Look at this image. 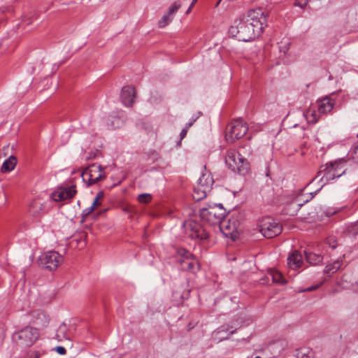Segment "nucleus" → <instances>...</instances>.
Returning a JSON list of instances; mask_svg holds the SVG:
<instances>
[{
    "label": "nucleus",
    "instance_id": "4c0bfd02",
    "mask_svg": "<svg viewBox=\"0 0 358 358\" xmlns=\"http://www.w3.org/2000/svg\"><path fill=\"white\" fill-rule=\"evenodd\" d=\"M317 192H318V189H317V190H316V191H315V192H311V193H310V196H309V198L306 199V200L303 201V203L308 202V201H310V199H312L315 196V195L317 194Z\"/></svg>",
    "mask_w": 358,
    "mask_h": 358
},
{
    "label": "nucleus",
    "instance_id": "37998d69",
    "mask_svg": "<svg viewBox=\"0 0 358 358\" xmlns=\"http://www.w3.org/2000/svg\"><path fill=\"white\" fill-rule=\"evenodd\" d=\"M312 115L314 116V117H313V120H314V121H317V117H315L317 115H316L315 113H313Z\"/></svg>",
    "mask_w": 358,
    "mask_h": 358
},
{
    "label": "nucleus",
    "instance_id": "6ab92c4d",
    "mask_svg": "<svg viewBox=\"0 0 358 358\" xmlns=\"http://www.w3.org/2000/svg\"><path fill=\"white\" fill-rule=\"evenodd\" d=\"M208 183L207 186L204 187H201L196 185V187H194L192 197L195 201H200L206 197L208 193L210 192V186Z\"/></svg>",
    "mask_w": 358,
    "mask_h": 358
},
{
    "label": "nucleus",
    "instance_id": "b1692460",
    "mask_svg": "<svg viewBox=\"0 0 358 358\" xmlns=\"http://www.w3.org/2000/svg\"><path fill=\"white\" fill-rule=\"evenodd\" d=\"M343 264L342 259H336L332 264H327L324 270V273L331 275L340 269Z\"/></svg>",
    "mask_w": 358,
    "mask_h": 358
},
{
    "label": "nucleus",
    "instance_id": "cd10ccee",
    "mask_svg": "<svg viewBox=\"0 0 358 358\" xmlns=\"http://www.w3.org/2000/svg\"><path fill=\"white\" fill-rule=\"evenodd\" d=\"M173 20V17L169 15V13H166L162 18L158 22V27L159 28H164L169 24H170L172 20Z\"/></svg>",
    "mask_w": 358,
    "mask_h": 358
},
{
    "label": "nucleus",
    "instance_id": "e433bc0d",
    "mask_svg": "<svg viewBox=\"0 0 358 358\" xmlns=\"http://www.w3.org/2000/svg\"><path fill=\"white\" fill-rule=\"evenodd\" d=\"M187 131H188V129L186 127H185L182 129V131H180V139H182L185 137V136L187 135Z\"/></svg>",
    "mask_w": 358,
    "mask_h": 358
},
{
    "label": "nucleus",
    "instance_id": "c756f323",
    "mask_svg": "<svg viewBox=\"0 0 358 358\" xmlns=\"http://www.w3.org/2000/svg\"><path fill=\"white\" fill-rule=\"evenodd\" d=\"M180 7L181 3L178 1H176L174 3H173L171 6L169 7L167 13H169V15H171L173 17L174 15Z\"/></svg>",
    "mask_w": 358,
    "mask_h": 358
},
{
    "label": "nucleus",
    "instance_id": "c9c22d12",
    "mask_svg": "<svg viewBox=\"0 0 358 358\" xmlns=\"http://www.w3.org/2000/svg\"><path fill=\"white\" fill-rule=\"evenodd\" d=\"M55 350L57 352V353H59V355H65L66 352V350L65 349V348L62 347V346H57L56 348H55Z\"/></svg>",
    "mask_w": 358,
    "mask_h": 358
},
{
    "label": "nucleus",
    "instance_id": "0eeeda50",
    "mask_svg": "<svg viewBox=\"0 0 358 358\" xmlns=\"http://www.w3.org/2000/svg\"><path fill=\"white\" fill-rule=\"evenodd\" d=\"M259 228L262 234L267 238L278 236L282 231V226L280 223L270 217L262 218L259 222Z\"/></svg>",
    "mask_w": 358,
    "mask_h": 358
},
{
    "label": "nucleus",
    "instance_id": "20e7f679",
    "mask_svg": "<svg viewBox=\"0 0 358 358\" xmlns=\"http://www.w3.org/2000/svg\"><path fill=\"white\" fill-rule=\"evenodd\" d=\"M39 333L37 329L26 327L12 335L13 341L22 347L31 346L38 339Z\"/></svg>",
    "mask_w": 358,
    "mask_h": 358
},
{
    "label": "nucleus",
    "instance_id": "1a4fd4ad",
    "mask_svg": "<svg viewBox=\"0 0 358 358\" xmlns=\"http://www.w3.org/2000/svg\"><path fill=\"white\" fill-rule=\"evenodd\" d=\"M341 164L338 163H330L329 164H327L324 167V169H321L318 172V175L315 177L312 182L315 180V179L320 176L322 173H323V176L321 178V181L323 183L322 185L325 184V182H328L335 178L341 177L343 174L345 173V170H342L340 167Z\"/></svg>",
    "mask_w": 358,
    "mask_h": 358
},
{
    "label": "nucleus",
    "instance_id": "a18cd8bd",
    "mask_svg": "<svg viewBox=\"0 0 358 358\" xmlns=\"http://www.w3.org/2000/svg\"><path fill=\"white\" fill-rule=\"evenodd\" d=\"M198 0H192V2L191 3L194 4Z\"/></svg>",
    "mask_w": 358,
    "mask_h": 358
},
{
    "label": "nucleus",
    "instance_id": "79ce46f5",
    "mask_svg": "<svg viewBox=\"0 0 358 358\" xmlns=\"http://www.w3.org/2000/svg\"><path fill=\"white\" fill-rule=\"evenodd\" d=\"M194 5V4H193V3H191V4H190L189 7L188 8V9H187V12H186L187 13H189L191 11V10H192V8H193Z\"/></svg>",
    "mask_w": 358,
    "mask_h": 358
},
{
    "label": "nucleus",
    "instance_id": "6e6552de",
    "mask_svg": "<svg viewBox=\"0 0 358 358\" xmlns=\"http://www.w3.org/2000/svg\"><path fill=\"white\" fill-rule=\"evenodd\" d=\"M248 130L245 122L241 119H237L232 122L227 129L226 133V140L229 143H234L236 140L240 139L244 136Z\"/></svg>",
    "mask_w": 358,
    "mask_h": 358
},
{
    "label": "nucleus",
    "instance_id": "bb28decb",
    "mask_svg": "<svg viewBox=\"0 0 358 358\" xmlns=\"http://www.w3.org/2000/svg\"><path fill=\"white\" fill-rule=\"evenodd\" d=\"M296 356L297 358H313V351L307 348H300L296 351Z\"/></svg>",
    "mask_w": 358,
    "mask_h": 358
},
{
    "label": "nucleus",
    "instance_id": "423d86ee",
    "mask_svg": "<svg viewBox=\"0 0 358 358\" xmlns=\"http://www.w3.org/2000/svg\"><path fill=\"white\" fill-rule=\"evenodd\" d=\"M63 261V256L55 250L42 253L38 259L39 265L49 271L56 270Z\"/></svg>",
    "mask_w": 358,
    "mask_h": 358
},
{
    "label": "nucleus",
    "instance_id": "f3484780",
    "mask_svg": "<svg viewBox=\"0 0 358 358\" xmlns=\"http://www.w3.org/2000/svg\"><path fill=\"white\" fill-rule=\"evenodd\" d=\"M334 104V100L329 96H326L317 101L318 112L322 114L329 113L333 109Z\"/></svg>",
    "mask_w": 358,
    "mask_h": 358
},
{
    "label": "nucleus",
    "instance_id": "09e8293b",
    "mask_svg": "<svg viewBox=\"0 0 358 358\" xmlns=\"http://www.w3.org/2000/svg\"><path fill=\"white\" fill-rule=\"evenodd\" d=\"M357 136H358V134H357Z\"/></svg>",
    "mask_w": 358,
    "mask_h": 358
},
{
    "label": "nucleus",
    "instance_id": "7ed1b4c3",
    "mask_svg": "<svg viewBox=\"0 0 358 358\" xmlns=\"http://www.w3.org/2000/svg\"><path fill=\"white\" fill-rule=\"evenodd\" d=\"M227 166L234 172L244 175L248 170V163L241 155L235 150H229L225 157Z\"/></svg>",
    "mask_w": 358,
    "mask_h": 358
},
{
    "label": "nucleus",
    "instance_id": "c85d7f7f",
    "mask_svg": "<svg viewBox=\"0 0 358 358\" xmlns=\"http://www.w3.org/2000/svg\"><path fill=\"white\" fill-rule=\"evenodd\" d=\"M349 155L355 163L358 164V142L352 147Z\"/></svg>",
    "mask_w": 358,
    "mask_h": 358
},
{
    "label": "nucleus",
    "instance_id": "a878e982",
    "mask_svg": "<svg viewBox=\"0 0 358 358\" xmlns=\"http://www.w3.org/2000/svg\"><path fill=\"white\" fill-rule=\"evenodd\" d=\"M32 315L36 317L34 322L38 325H45L48 322V316L42 311H34Z\"/></svg>",
    "mask_w": 358,
    "mask_h": 358
},
{
    "label": "nucleus",
    "instance_id": "de8ad7c7",
    "mask_svg": "<svg viewBox=\"0 0 358 358\" xmlns=\"http://www.w3.org/2000/svg\"><path fill=\"white\" fill-rule=\"evenodd\" d=\"M255 358H261V357H259V356H257V357H255Z\"/></svg>",
    "mask_w": 358,
    "mask_h": 358
},
{
    "label": "nucleus",
    "instance_id": "ddd939ff",
    "mask_svg": "<svg viewBox=\"0 0 358 358\" xmlns=\"http://www.w3.org/2000/svg\"><path fill=\"white\" fill-rule=\"evenodd\" d=\"M178 253L180 257L178 261L182 265V269L193 273L199 270V264L198 261L189 251L185 249H180Z\"/></svg>",
    "mask_w": 358,
    "mask_h": 358
},
{
    "label": "nucleus",
    "instance_id": "58836bf2",
    "mask_svg": "<svg viewBox=\"0 0 358 358\" xmlns=\"http://www.w3.org/2000/svg\"><path fill=\"white\" fill-rule=\"evenodd\" d=\"M103 196H104V194H103V192L102 191L99 192L96 194V197H95V199H96V200H99V199H102V198L103 197Z\"/></svg>",
    "mask_w": 358,
    "mask_h": 358
},
{
    "label": "nucleus",
    "instance_id": "4be33fe9",
    "mask_svg": "<svg viewBox=\"0 0 358 358\" xmlns=\"http://www.w3.org/2000/svg\"><path fill=\"white\" fill-rule=\"evenodd\" d=\"M17 159L14 156H10L1 165V171L3 173L10 172L14 169Z\"/></svg>",
    "mask_w": 358,
    "mask_h": 358
},
{
    "label": "nucleus",
    "instance_id": "ea45409f",
    "mask_svg": "<svg viewBox=\"0 0 358 358\" xmlns=\"http://www.w3.org/2000/svg\"><path fill=\"white\" fill-rule=\"evenodd\" d=\"M319 286L320 285L311 286V287L306 288L304 291L311 292V291H313V290L317 289L319 287Z\"/></svg>",
    "mask_w": 358,
    "mask_h": 358
},
{
    "label": "nucleus",
    "instance_id": "9b49d317",
    "mask_svg": "<svg viewBox=\"0 0 358 358\" xmlns=\"http://www.w3.org/2000/svg\"><path fill=\"white\" fill-rule=\"evenodd\" d=\"M240 327L241 325L235 322L221 325L213 331L212 339L216 343L227 340L231 335L235 334Z\"/></svg>",
    "mask_w": 358,
    "mask_h": 358
},
{
    "label": "nucleus",
    "instance_id": "49530a36",
    "mask_svg": "<svg viewBox=\"0 0 358 358\" xmlns=\"http://www.w3.org/2000/svg\"><path fill=\"white\" fill-rule=\"evenodd\" d=\"M39 357V355L38 353H36V357L35 358H38Z\"/></svg>",
    "mask_w": 358,
    "mask_h": 358
},
{
    "label": "nucleus",
    "instance_id": "a211bd4d",
    "mask_svg": "<svg viewBox=\"0 0 358 358\" xmlns=\"http://www.w3.org/2000/svg\"><path fill=\"white\" fill-rule=\"evenodd\" d=\"M303 264V259L301 253L294 250L287 257V265L292 269L299 268Z\"/></svg>",
    "mask_w": 358,
    "mask_h": 358
},
{
    "label": "nucleus",
    "instance_id": "f257e3e1",
    "mask_svg": "<svg viewBox=\"0 0 358 358\" xmlns=\"http://www.w3.org/2000/svg\"><path fill=\"white\" fill-rule=\"evenodd\" d=\"M229 34L238 41L244 42L250 41L260 36L255 27L243 17L234 20L229 29Z\"/></svg>",
    "mask_w": 358,
    "mask_h": 358
},
{
    "label": "nucleus",
    "instance_id": "72a5a7b5",
    "mask_svg": "<svg viewBox=\"0 0 358 358\" xmlns=\"http://www.w3.org/2000/svg\"><path fill=\"white\" fill-rule=\"evenodd\" d=\"M308 3V0H296L294 2V6H298L301 8H303Z\"/></svg>",
    "mask_w": 358,
    "mask_h": 358
},
{
    "label": "nucleus",
    "instance_id": "2eb2a0df",
    "mask_svg": "<svg viewBox=\"0 0 358 358\" xmlns=\"http://www.w3.org/2000/svg\"><path fill=\"white\" fill-rule=\"evenodd\" d=\"M238 226V223L234 219L226 220L224 217L218 227L225 236L234 238V233L237 231Z\"/></svg>",
    "mask_w": 358,
    "mask_h": 358
},
{
    "label": "nucleus",
    "instance_id": "39448f33",
    "mask_svg": "<svg viewBox=\"0 0 358 358\" xmlns=\"http://www.w3.org/2000/svg\"><path fill=\"white\" fill-rule=\"evenodd\" d=\"M267 13L262 8L250 9L241 17L248 22L252 27H254L256 31L262 34L264 28L266 26Z\"/></svg>",
    "mask_w": 358,
    "mask_h": 358
},
{
    "label": "nucleus",
    "instance_id": "f03ea898",
    "mask_svg": "<svg viewBox=\"0 0 358 358\" xmlns=\"http://www.w3.org/2000/svg\"><path fill=\"white\" fill-rule=\"evenodd\" d=\"M225 210L222 204L203 208L199 211L201 220L210 225H218L225 217Z\"/></svg>",
    "mask_w": 358,
    "mask_h": 358
},
{
    "label": "nucleus",
    "instance_id": "393cba45",
    "mask_svg": "<svg viewBox=\"0 0 358 358\" xmlns=\"http://www.w3.org/2000/svg\"><path fill=\"white\" fill-rule=\"evenodd\" d=\"M271 278L273 282L280 285H284L287 282L282 275L276 270H271L268 273L267 278Z\"/></svg>",
    "mask_w": 358,
    "mask_h": 358
},
{
    "label": "nucleus",
    "instance_id": "aec40b11",
    "mask_svg": "<svg viewBox=\"0 0 358 358\" xmlns=\"http://www.w3.org/2000/svg\"><path fill=\"white\" fill-rule=\"evenodd\" d=\"M45 210V206L41 200H34L29 206V213L34 217H38Z\"/></svg>",
    "mask_w": 358,
    "mask_h": 358
},
{
    "label": "nucleus",
    "instance_id": "2f4dec72",
    "mask_svg": "<svg viewBox=\"0 0 358 358\" xmlns=\"http://www.w3.org/2000/svg\"><path fill=\"white\" fill-rule=\"evenodd\" d=\"M93 206H90L84 209L82 212V220L81 222H84L87 217L93 212Z\"/></svg>",
    "mask_w": 358,
    "mask_h": 358
},
{
    "label": "nucleus",
    "instance_id": "f704fd0d",
    "mask_svg": "<svg viewBox=\"0 0 358 358\" xmlns=\"http://www.w3.org/2000/svg\"><path fill=\"white\" fill-rule=\"evenodd\" d=\"M326 243L332 249H334L336 247V240L334 238H329Z\"/></svg>",
    "mask_w": 358,
    "mask_h": 358
},
{
    "label": "nucleus",
    "instance_id": "5701e85b",
    "mask_svg": "<svg viewBox=\"0 0 358 358\" xmlns=\"http://www.w3.org/2000/svg\"><path fill=\"white\" fill-rule=\"evenodd\" d=\"M213 182H214L213 179L210 173H203L202 176L199 178V180L197 181V185H199V187L203 188V187H206V185L207 186V185L208 183H210L209 186H210V192L212 189V186L213 185Z\"/></svg>",
    "mask_w": 358,
    "mask_h": 358
},
{
    "label": "nucleus",
    "instance_id": "4468645a",
    "mask_svg": "<svg viewBox=\"0 0 358 358\" xmlns=\"http://www.w3.org/2000/svg\"><path fill=\"white\" fill-rule=\"evenodd\" d=\"M76 194V185L69 187H60L54 191L51 194V198L55 201H62L70 199Z\"/></svg>",
    "mask_w": 358,
    "mask_h": 358
},
{
    "label": "nucleus",
    "instance_id": "a19ab883",
    "mask_svg": "<svg viewBox=\"0 0 358 358\" xmlns=\"http://www.w3.org/2000/svg\"><path fill=\"white\" fill-rule=\"evenodd\" d=\"M98 201H99V200H96V199H94L92 204L90 206H93V209L94 210L95 208V206L99 204Z\"/></svg>",
    "mask_w": 358,
    "mask_h": 358
},
{
    "label": "nucleus",
    "instance_id": "f8f14e48",
    "mask_svg": "<svg viewBox=\"0 0 358 358\" xmlns=\"http://www.w3.org/2000/svg\"><path fill=\"white\" fill-rule=\"evenodd\" d=\"M183 227L186 234L192 239H199L201 241L206 240L208 238V234L206 229H203L199 224L193 220H187L184 222Z\"/></svg>",
    "mask_w": 358,
    "mask_h": 358
},
{
    "label": "nucleus",
    "instance_id": "c03bdc74",
    "mask_svg": "<svg viewBox=\"0 0 358 358\" xmlns=\"http://www.w3.org/2000/svg\"><path fill=\"white\" fill-rule=\"evenodd\" d=\"M303 205V203H299V204H297L299 208H301Z\"/></svg>",
    "mask_w": 358,
    "mask_h": 358
},
{
    "label": "nucleus",
    "instance_id": "412c9836",
    "mask_svg": "<svg viewBox=\"0 0 358 358\" xmlns=\"http://www.w3.org/2000/svg\"><path fill=\"white\" fill-rule=\"evenodd\" d=\"M305 256L307 262L310 265H317L322 263L323 260V257L321 254H317L308 250L305 251Z\"/></svg>",
    "mask_w": 358,
    "mask_h": 358
},
{
    "label": "nucleus",
    "instance_id": "473e14b6",
    "mask_svg": "<svg viewBox=\"0 0 358 358\" xmlns=\"http://www.w3.org/2000/svg\"><path fill=\"white\" fill-rule=\"evenodd\" d=\"M201 115V112L198 113V115L196 116L192 117L189 122H187L185 127H186L187 129H189V127H192V125L194 124V122L199 118V117Z\"/></svg>",
    "mask_w": 358,
    "mask_h": 358
},
{
    "label": "nucleus",
    "instance_id": "dca6fc26",
    "mask_svg": "<svg viewBox=\"0 0 358 358\" xmlns=\"http://www.w3.org/2000/svg\"><path fill=\"white\" fill-rule=\"evenodd\" d=\"M135 97V90L131 86H125L122 87L121 92V99L125 106H131L134 103Z\"/></svg>",
    "mask_w": 358,
    "mask_h": 358
},
{
    "label": "nucleus",
    "instance_id": "9d476101",
    "mask_svg": "<svg viewBox=\"0 0 358 358\" xmlns=\"http://www.w3.org/2000/svg\"><path fill=\"white\" fill-rule=\"evenodd\" d=\"M82 178L84 182L90 186L104 178L105 176L101 165L92 164L83 171Z\"/></svg>",
    "mask_w": 358,
    "mask_h": 358
},
{
    "label": "nucleus",
    "instance_id": "7c9ffc66",
    "mask_svg": "<svg viewBox=\"0 0 358 358\" xmlns=\"http://www.w3.org/2000/svg\"><path fill=\"white\" fill-rule=\"evenodd\" d=\"M151 199L152 195L148 193L141 194L138 196V201L141 203H148L151 201Z\"/></svg>",
    "mask_w": 358,
    "mask_h": 358
}]
</instances>
